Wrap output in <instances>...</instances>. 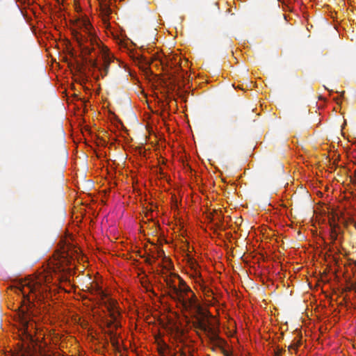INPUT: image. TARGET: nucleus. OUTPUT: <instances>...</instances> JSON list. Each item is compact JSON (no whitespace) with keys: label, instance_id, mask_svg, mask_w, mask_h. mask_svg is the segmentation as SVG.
<instances>
[{"label":"nucleus","instance_id":"6ab92c4d","mask_svg":"<svg viewBox=\"0 0 356 356\" xmlns=\"http://www.w3.org/2000/svg\"><path fill=\"white\" fill-rule=\"evenodd\" d=\"M179 353L180 354V356H194L192 350H189L188 355H187L183 349H180L179 350Z\"/></svg>","mask_w":356,"mask_h":356},{"label":"nucleus","instance_id":"f03ea898","mask_svg":"<svg viewBox=\"0 0 356 356\" xmlns=\"http://www.w3.org/2000/svg\"><path fill=\"white\" fill-rule=\"evenodd\" d=\"M70 264V259L65 252L58 254L56 259H54L50 264V268L56 275H58V280L67 282L70 280V268L68 266Z\"/></svg>","mask_w":356,"mask_h":356},{"label":"nucleus","instance_id":"39448f33","mask_svg":"<svg viewBox=\"0 0 356 356\" xmlns=\"http://www.w3.org/2000/svg\"><path fill=\"white\" fill-rule=\"evenodd\" d=\"M173 276L179 280L178 286L172 285L171 287V298L173 300L177 299L179 297L186 296V295L193 292L179 275L174 274Z\"/></svg>","mask_w":356,"mask_h":356},{"label":"nucleus","instance_id":"b1692460","mask_svg":"<svg viewBox=\"0 0 356 356\" xmlns=\"http://www.w3.org/2000/svg\"><path fill=\"white\" fill-rule=\"evenodd\" d=\"M90 44H92V39H90Z\"/></svg>","mask_w":356,"mask_h":356},{"label":"nucleus","instance_id":"0eeeda50","mask_svg":"<svg viewBox=\"0 0 356 356\" xmlns=\"http://www.w3.org/2000/svg\"><path fill=\"white\" fill-rule=\"evenodd\" d=\"M206 333L208 335L210 342L213 346L221 348L225 345L226 341L220 338L212 327H211V330H208Z\"/></svg>","mask_w":356,"mask_h":356},{"label":"nucleus","instance_id":"423d86ee","mask_svg":"<svg viewBox=\"0 0 356 356\" xmlns=\"http://www.w3.org/2000/svg\"><path fill=\"white\" fill-rule=\"evenodd\" d=\"M193 273L191 276L196 285V289L199 287L200 290L202 291L204 296L207 297L211 296L213 295V291L204 284L200 272L195 267H193Z\"/></svg>","mask_w":356,"mask_h":356},{"label":"nucleus","instance_id":"f3484780","mask_svg":"<svg viewBox=\"0 0 356 356\" xmlns=\"http://www.w3.org/2000/svg\"><path fill=\"white\" fill-rule=\"evenodd\" d=\"M300 345V341L298 340L296 341H293L289 346V350H297L299 346Z\"/></svg>","mask_w":356,"mask_h":356},{"label":"nucleus","instance_id":"20e7f679","mask_svg":"<svg viewBox=\"0 0 356 356\" xmlns=\"http://www.w3.org/2000/svg\"><path fill=\"white\" fill-rule=\"evenodd\" d=\"M104 306L108 312V315L111 320H106L105 323L108 330H115L121 326V323L118 321V317L120 313L117 308V302L113 300H108L104 302Z\"/></svg>","mask_w":356,"mask_h":356},{"label":"nucleus","instance_id":"a211bd4d","mask_svg":"<svg viewBox=\"0 0 356 356\" xmlns=\"http://www.w3.org/2000/svg\"><path fill=\"white\" fill-rule=\"evenodd\" d=\"M165 281H166V284H167V285H168V286L169 288V290H170V292H169L170 293V296H171V287H172V286H176V285L174 284V281L172 279H170V278H167Z\"/></svg>","mask_w":356,"mask_h":356},{"label":"nucleus","instance_id":"f8f14e48","mask_svg":"<svg viewBox=\"0 0 356 356\" xmlns=\"http://www.w3.org/2000/svg\"><path fill=\"white\" fill-rule=\"evenodd\" d=\"M158 351L161 356H176L175 353H172L170 346L165 342L158 344Z\"/></svg>","mask_w":356,"mask_h":356},{"label":"nucleus","instance_id":"aec40b11","mask_svg":"<svg viewBox=\"0 0 356 356\" xmlns=\"http://www.w3.org/2000/svg\"><path fill=\"white\" fill-rule=\"evenodd\" d=\"M16 356H29V353L26 351H20L16 354Z\"/></svg>","mask_w":356,"mask_h":356},{"label":"nucleus","instance_id":"6e6552de","mask_svg":"<svg viewBox=\"0 0 356 356\" xmlns=\"http://www.w3.org/2000/svg\"><path fill=\"white\" fill-rule=\"evenodd\" d=\"M102 58L104 60L103 67H99V70L101 72L102 76L104 77L108 74L110 64L113 60L107 52L103 53Z\"/></svg>","mask_w":356,"mask_h":356},{"label":"nucleus","instance_id":"412c9836","mask_svg":"<svg viewBox=\"0 0 356 356\" xmlns=\"http://www.w3.org/2000/svg\"><path fill=\"white\" fill-rule=\"evenodd\" d=\"M145 263L147 264L152 265V263H153V260L150 257H147L145 259Z\"/></svg>","mask_w":356,"mask_h":356},{"label":"nucleus","instance_id":"dca6fc26","mask_svg":"<svg viewBox=\"0 0 356 356\" xmlns=\"http://www.w3.org/2000/svg\"><path fill=\"white\" fill-rule=\"evenodd\" d=\"M86 62L90 65L92 68H99L98 67L97 61L96 59L89 58L86 60Z\"/></svg>","mask_w":356,"mask_h":356},{"label":"nucleus","instance_id":"4468645a","mask_svg":"<svg viewBox=\"0 0 356 356\" xmlns=\"http://www.w3.org/2000/svg\"><path fill=\"white\" fill-rule=\"evenodd\" d=\"M330 238L331 243H334L337 239L340 232V227L337 225H331Z\"/></svg>","mask_w":356,"mask_h":356},{"label":"nucleus","instance_id":"2eb2a0df","mask_svg":"<svg viewBox=\"0 0 356 356\" xmlns=\"http://www.w3.org/2000/svg\"><path fill=\"white\" fill-rule=\"evenodd\" d=\"M77 41H78L79 46L81 49V51L84 55H86V56L90 55L92 53V51L94 50L93 47H90V46L84 44V41H83L82 37L81 38H77Z\"/></svg>","mask_w":356,"mask_h":356},{"label":"nucleus","instance_id":"4be33fe9","mask_svg":"<svg viewBox=\"0 0 356 356\" xmlns=\"http://www.w3.org/2000/svg\"><path fill=\"white\" fill-rule=\"evenodd\" d=\"M281 353H282V350H279V351L277 353V356L280 355Z\"/></svg>","mask_w":356,"mask_h":356},{"label":"nucleus","instance_id":"7ed1b4c3","mask_svg":"<svg viewBox=\"0 0 356 356\" xmlns=\"http://www.w3.org/2000/svg\"><path fill=\"white\" fill-rule=\"evenodd\" d=\"M190 294L191 296L188 294L186 296L179 297L174 300L179 303L185 311L203 314L202 307L199 304L195 294L193 292Z\"/></svg>","mask_w":356,"mask_h":356},{"label":"nucleus","instance_id":"9d476101","mask_svg":"<svg viewBox=\"0 0 356 356\" xmlns=\"http://www.w3.org/2000/svg\"><path fill=\"white\" fill-rule=\"evenodd\" d=\"M88 291L92 295H96L99 296V302L104 304V302H105L104 301V300L106 297V294L102 291V288L97 284H95L91 286L90 287H88Z\"/></svg>","mask_w":356,"mask_h":356},{"label":"nucleus","instance_id":"5701e85b","mask_svg":"<svg viewBox=\"0 0 356 356\" xmlns=\"http://www.w3.org/2000/svg\"><path fill=\"white\" fill-rule=\"evenodd\" d=\"M77 67H79V71H81V66L78 65Z\"/></svg>","mask_w":356,"mask_h":356},{"label":"nucleus","instance_id":"ddd939ff","mask_svg":"<svg viewBox=\"0 0 356 356\" xmlns=\"http://www.w3.org/2000/svg\"><path fill=\"white\" fill-rule=\"evenodd\" d=\"M107 334L110 337V341L111 345L113 346V348L118 350L120 351V343L117 337V334L115 330H108L107 332Z\"/></svg>","mask_w":356,"mask_h":356},{"label":"nucleus","instance_id":"1a4fd4ad","mask_svg":"<svg viewBox=\"0 0 356 356\" xmlns=\"http://www.w3.org/2000/svg\"><path fill=\"white\" fill-rule=\"evenodd\" d=\"M100 11L103 15L104 20H107L109 15L112 13L111 8H110V2L107 0H98Z\"/></svg>","mask_w":356,"mask_h":356},{"label":"nucleus","instance_id":"9b49d317","mask_svg":"<svg viewBox=\"0 0 356 356\" xmlns=\"http://www.w3.org/2000/svg\"><path fill=\"white\" fill-rule=\"evenodd\" d=\"M202 318H197L196 322L195 323V327L207 332L208 330H211V327L209 324V321L205 319L204 314H201Z\"/></svg>","mask_w":356,"mask_h":356},{"label":"nucleus","instance_id":"f257e3e1","mask_svg":"<svg viewBox=\"0 0 356 356\" xmlns=\"http://www.w3.org/2000/svg\"><path fill=\"white\" fill-rule=\"evenodd\" d=\"M47 282L44 276H40L37 278L29 279L22 282L17 286V290L23 296L24 301L31 302V299L34 300L38 295H42L48 291V286L42 284V282Z\"/></svg>","mask_w":356,"mask_h":356}]
</instances>
